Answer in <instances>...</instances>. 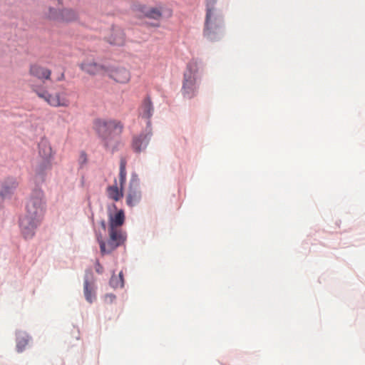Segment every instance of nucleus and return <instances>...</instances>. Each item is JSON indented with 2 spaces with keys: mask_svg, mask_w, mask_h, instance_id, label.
<instances>
[{
  "mask_svg": "<svg viewBox=\"0 0 365 365\" xmlns=\"http://www.w3.org/2000/svg\"><path fill=\"white\" fill-rule=\"evenodd\" d=\"M45 210L43 192L41 190H34L26 204V213L20 220V227L24 238L34 237L35 230L43 217Z\"/></svg>",
  "mask_w": 365,
  "mask_h": 365,
  "instance_id": "1",
  "label": "nucleus"
},
{
  "mask_svg": "<svg viewBox=\"0 0 365 365\" xmlns=\"http://www.w3.org/2000/svg\"><path fill=\"white\" fill-rule=\"evenodd\" d=\"M124 222L125 214L123 210H118L115 214H108L109 240L108 241V249H106V244L103 241L102 236L98 235L97 237L101 252L103 255L113 250L125 241V235L120 228Z\"/></svg>",
  "mask_w": 365,
  "mask_h": 365,
  "instance_id": "2",
  "label": "nucleus"
},
{
  "mask_svg": "<svg viewBox=\"0 0 365 365\" xmlns=\"http://www.w3.org/2000/svg\"><path fill=\"white\" fill-rule=\"evenodd\" d=\"M217 0H206V16L203 36L210 41L220 40L224 33V21L220 12L215 7Z\"/></svg>",
  "mask_w": 365,
  "mask_h": 365,
  "instance_id": "3",
  "label": "nucleus"
},
{
  "mask_svg": "<svg viewBox=\"0 0 365 365\" xmlns=\"http://www.w3.org/2000/svg\"><path fill=\"white\" fill-rule=\"evenodd\" d=\"M123 128V124L120 121L114 119H98L95 122V128L104 146L112 152L117 147Z\"/></svg>",
  "mask_w": 365,
  "mask_h": 365,
  "instance_id": "4",
  "label": "nucleus"
},
{
  "mask_svg": "<svg viewBox=\"0 0 365 365\" xmlns=\"http://www.w3.org/2000/svg\"><path fill=\"white\" fill-rule=\"evenodd\" d=\"M203 71V63L198 58H192L183 73L181 92L184 98L191 99L198 93L197 75Z\"/></svg>",
  "mask_w": 365,
  "mask_h": 365,
  "instance_id": "5",
  "label": "nucleus"
},
{
  "mask_svg": "<svg viewBox=\"0 0 365 365\" xmlns=\"http://www.w3.org/2000/svg\"><path fill=\"white\" fill-rule=\"evenodd\" d=\"M31 88L39 98L43 100L51 106L68 108L71 105L68 95L65 91L52 94L43 86L35 84L31 85Z\"/></svg>",
  "mask_w": 365,
  "mask_h": 365,
  "instance_id": "6",
  "label": "nucleus"
},
{
  "mask_svg": "<svg viewBox=\"0 0 365 365\" xmlns=\"http://www.w3.org/2000/svg\"><path fill=\"white\" fill-rule=\"evenodd\" d=\"M48 19L58 22L68 23L78 19V13L72 9H64L58 11L57 9L49 7L46 14Z\"/></svg>",
  "mask_w": 365,
  "mask_h": 365,
  "instance_id": "7",
  "label": "nucleus"
},
{
  "mask_svg": "<svg viewBox=\"0 0 365 365\" xmlns=\"http://www.w3.org/2000/svg\"><path fill=\"white\" fill-rule=\"evenodd\" d=\"M105 75L118 83H127L130 80V71L121 66H107Z\"/></svg>",
  "mask_w": 365,
  "mask_h": 365,
  "instance_id": "8",
  "label": "nucleus"
},
{
  "mask_svg": "<svg viewBox=\"0 0 365 365\" xmlns=\"http://www.w3.org/2000/svg\"><path fill=\"white\" fill-rule=\"evenodd\" d=\"M141 197L142 194L137 177L133 175L130 180L128 194L126 195V204L129 207L135 206L140 202Z\"/></svg>",
  "mask_w": 365,
  "mask_h": 365,
  "instance_id": "9",
  "label": "nucleus"
},
{
  "mask_svg": "<svg viewBox=\"0 0 365 365\" xmlns=\"http://www.w3.org/2000/svg\"><path fill=\"white\" fill-rule=\"evenodd\" d=\"M79 66L83 71L90 75H105L107 68V66L100 64L88 58L82 61Z\"/></svg>",
  "mask_w": 365,
  "mask_h": 365,
  "instance_id": "10",
  "label": "nucleus"
},
{
  "mask_svg": "<svg viewBox=\"0 0 365 365\" xmlns=\"http://www.w3.org/2000/svg\"><path fill=\"white\" fill-rule=\"evenodd\" d=\"M29 74L44 82L51 80V71L41 65L33 64L29 68Z\"/></svg>",
  "mask_w": 365,
  "mask_h": 365,
  "instance_id": "11",
  "label": "nucleus"
},
{
  "mask_svg": "<svg viewBox=\"0 0 365 365\" xmlns=\"http://www.w3.org/2000/svg\"><path fill=\"white\" fill-rule=\"evenodd\" d=\"M150 138V133H141L137 136L133 137L132 148L136 153L143 151L148 146Z\"/></svg>",
  "mask_w": 365,
  "mask_h": 365,
  "instance_id": "12",
  "label": "nucleus"
},
{
  "mask_svg": "<svg viewBox=\"0 0 365 365\" xmlns=\"http://www.w3.org/2000/svg\"><path fill=\"white\" fill-rule=\"evenodd\" d=\"M139 11L144 16L155 20H159L163 15V9L161 6L148 7L146 6H139Z\"/></svg>",
  "mask_w": 365,
  "mask_h": 365,
  "instance_id": "13",
  "label": "nucleus"
},
{
  "mask_svg": "<svg viewBox=\"0 0 365 365\" xmlns=\"http://www.w3.org/2000/svg\"><path fill=\"white\" fill-rule=\"evenodd\" d=\"M140 115L146 120H149L153 115L154 108L150 97H146L143 101L139 110Z\"/></svg>",
  "mask_w": 365,
  "mask_h": 365,
  "instance_id": "14",
  "label": "nucleus"
},
{
  "mask_svg": "<svg viewBox=\"0 0 365 365\" xmlns=\"http://www.w3.org/2000/svg\"><path fill=\"white\" fill-rule=\"evenodd\" d=\"M109 43L115 46H122L125 42L123 31L120 29H113L109 36L107 37Z\"/></svg>",
  "mask_w": 365,
  "mask_h": 365,
  "instance_id": "15",
  "label": "nucleus"
},
{
  "mask_svg": "<svg viewBox=\"0 0 365 365\" xmlns=\"http://www.w3.org/2000/svg\"><path fill=\"white\" fill-rule=\"evenodd\" d=\"M18 185L17 181L14 178H7L0 182V195L6 196L10 194Z\"/></svg>",
  "mask_w": 365,
  "mask_h": 365,
  "instance_id": "16",
  "label": "nucleus"
},
{
  "mask_svg": "<svg viewBox=\"0 0 365 365\" xmlns=\"http://www.w3.org/2000/svg\"><path fill=\"white\" fill-rule=\"evenodd\" d=\"M123 189L120 185L118 186L116 180H115L114 185L107 187V195L110 199L117 202L123 197Z\"/></svg>",
  "mask_w": 365,
  "mask_h": 365,
  "instance_id": "17",
  "label": "nucleus"
},
{
  "mask_svg": "<svg viewBox=\"0 0 365 365\" xmlns=\"http://www.w3.org/2000/svg\"><path fill=\"white\" fill-rule=\"evenodd\" d=\"M39 155L41 157L48 160L53 155L52 148L49 142L46 139H42L38 143Z\"/></svg>",
  "mask_w": 365,
  "mask_h": 365,
  "instance_id": "18",
  "label": "nucleus"
},
{
  "mask_svg": "<svg viewBox=\"0 0 365 365\" xmlns=\"http://www.w3.org/2000/svg\"><path fill=\"white\" fill-rule=\"evenodd\" d=\"M84 295L89 303H92L95 299V287L93 283L85 279L83 284Z\"/></svg>",
  "mask_w": 365,
  "mask_h": 365,
  "instance_id": "19",
  "label": "nucleus"
},
{
  "mask_svg": "<svg viewBox=\"0 0 365 365\" xmlns=\"http://www.w3.org/2000/svg\"><path fill=\"white\" fill-rule=\"evenodd\" d=\"M29 341V336L24 332H19L16 337V349L19 352L23 351Z\"/></svg>",
  "mask_w": 365,
  "mask_h": 365,
  "instance_id": "20",
  "label": "nucleus"
},
{
  "mask_svg": "<svg viewBox=\"0 0 365 365\" xmlns=\"http://www.w3.org/2000/svg\"><path fill=\"white\" fill-rule=\"evenodd\" d=\"M126 161L125 159H121L120 163V171H119V185L121 188H124V185L126 181Z\"/></svg>",
  "mask_w": 365,
  "mask_h": 365,
  "instance_id": "21",
  "label": "nucleus"
},
{
  "mask_svg": "<svg viewBox=\"0 0 365 365\" xmlns=\"http://www.w3.org/2000/svg\"><path fill=\"white\" fill-rule=\"evenodd\" d=\"M110 284L114 288L123 287L124 281L123 279H119L116 276L113 275L110 280Z\"/></svg>",
  "mask_w": 365,
  "mask_h": 365,
  "instance_id": "22",
  "label": "nucleus"
},
{
  "mask_svg": "<svg viewBox=\"0 0 365 365\" xmlns=\"http://www.w3.org/2000/svg\"><path fill=\"white\" fill-rule=\"evenodd\" d=\"M79 163L81 165L86 164L87 163V155L85 152H81L79 156Z\"/></svg>",
  "mask_w": 365,
  "mask_h": 365,
  "instance_id": "23",
  "label": "nucleus"
},
{
  "mask_svg": "<svg viewBox=\"0 0 365 365\" xmlns=\"http://www.w3.org/2000/svg\"><path fill=\"white\" fill-rule=\"evenodd\" d=\"M96 271L99 274H101L103 271L102 265L98 262L96 264Z\"/></svg>",
  "mask_w": 365,
  "mask_h": 365,
  "instance_id": "24",
  "label": "nucleus"
},
{
  "mask_svg": "<svg viewBox=\"0 0 365 365\" xmlns=\"http://www.w3.org/2000/svg\"><path fill=\"white\" fill-rule=\"evenodd\" d=\"M100 224H101V228L103 229V231H106V221L104 220H102L101 222H100Z\"/></svg>",
  "mask_w": 365,
  "mask_h": 365,
  "instance_id": "25",
  "label": "nucleus"
},
{
  "mask_svg": "<svg viewBox=\"0 0 365 365\" xmlns=\"http://www.w3.org/2000/svg\"><path fill=\"white\" fill-rule=\"evenodd\" d=\"M64 78H65V75H64V73H61L60 74V76L56 78V81H61L64 80Z\"/></svg>",
  "mask_w": 365,
  "mask_h": 365,
  "instance_id": "26",
  "label": "nucleus"
},
{
  "mask_svg": "<svg viewBox=\"0 0 365 365\" xmlns=\"http://www.w3.org/2000/svg\"><path fill=\"white\" fill-rule=\"evenodd\" d=\"M119 279H123V272H120L118 274V276L117 277Z\"/></svg>",
  "mask_w": 365,
  "mask_h": 365,
  "instance_id": "27",
  "label": "nucleus"
}]
</instances>
